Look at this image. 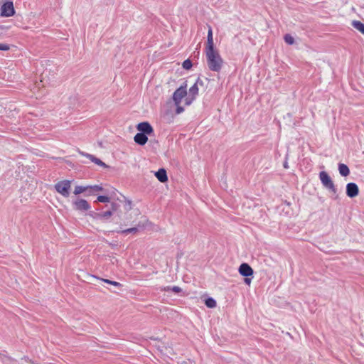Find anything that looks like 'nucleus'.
Masks as SVG:
<instances>
[{
    "label": "nucleus",
    "mask_w": 364,
    "mask_h": 364,
    "mask_svg": "<svg viewBox=\"0 0 364 364\" xmlns=\"http://www.w3.org/2000/svg\"><path fill=\"white\" fill-rule=\"evenodd\" d=\"M207 65L213 72H220L223 66L224 61L218 50L205 52Z\"/></svg>",
    "instance_id": "f257e3e1"
},
{
    "label": "nucleus",
    "mask_w": 364,
    "mask_h": 364,
    "mask_svg": "<svg viewBox=\"0 0 364 364\" xmlns=\"http://www.w3.org/2000/svg\"><path fill=\"white\" fill-rule=\"evenodd\" d=\"M319 178L324 188L333 194L337 193V188L327 172L321 171L319 173Z\"/></svg>",
    "instance_id": "f03ea898"
},
{
    "label": "nucleus",
    "mask_w": 364,
    "mask_h": 364,
    "mask_svg": "<svg viewBox=\"0 0 364 364\" xmlns=\"http://www.w3.org/2000/svg\"><path fill=\"white\" fill-rule=\"evenodd\" d=\"M199 86H203V82L201 79L198 78L194 85L189 89L188 97L185 99L186 105H190L196 99L198 94Z\"/></svg>",
    "instance_id": "7ed1b4c3"
},
{
    "label": "nucleus",
    "mask_w": 364,
    "mask_h": 364,
    "mask_svg": "<svg viewBox=\"0 0 364 364\" xmlns=\"http://www.w3.org/2000/svg\"><path fill=\"white\" fill-rule=\"evenodd\" d=\"M55 191L63 197L70 196V189L71 188V181L69 180H63L58 181L55 184Z\"/></svg>",
    "instance_id": "20e7f679"
},
{
    "label": "nucleus",
    "mask_w": 364,
    "mask_h": 364,
    "mask_svg": "<svg viewBox=\"0 0 364 364\" xmlns=\"http://www.w3.org/2000/svg\"><path fill=\"white\" fill-rule=\"evenodd\" d=\"M187 85H182L178 87L173 95V100L174 102L175 105H178V104H181L182 100L187 95Z\"/></svg>",
    "instance_id": "39448f33"
},
{
    "label": "nucleus",
    "mask_w": 364,
    "mask_h": 364,
    "mask_svg": "<svg viewBox=\"0 0 364 364\" xmlns=\"http://www.w3.org/2000/svg\"><path fill=\"white\" fill-rule=\"evenodd\" d=\"M15 14L14 4L11 1H6L1 8V16L4 17H11Z\"/></svg>",
    "instance_id": "423d86ee"
},
{
    "label": "nucleus",
    "mask_w": 364,
    "mask_h": 364,
    "mask_svg": "<svg viewBox=\"0 0 364 364\" xmlns=\"http://www.w3.org/2000/svg\"><path fill=\"white\" fill-rule=\"evenodd\" d=\"M136 129L141 133L150 135L154 132V129L147 122H140L136 125Z\"/></svg>",
    "instance_id": "0eeeda50"
},
{
    "label": "nucleus",
    "mask_w": 364,
    "mask_h": 364,
    "mask_svg": "<svg viewBox=\"0 0 364 364\" xmlns=\"http://www.w3.org/2000/svg\"><path fill=\"white\" fill-rule=\"evenodd\" d=\"M359 193V188L356 183H348L346 185V195L349 198H355Z\"/></svg>",
    "instance_id": "6e6552de"
},
{
    "label": "nucleus",
    "mask_w": 364,
    "mask_h": 364,
    "mask_svg": "<svg viewBox=\"0 0 364 364\" xmlns=\"http://www.w3.org/2000/svg\"><path fill=\"white\" fill-rule=\"evenodd\" d=\"M215 50L217 49L215 48L214 46L212 28L210 26H208L207 43L205 48V52Z\"/></svg>",
    "instance_id": "1a4fd4ad"
},
{
    "label": "nucleus",
    "mask_w": 364,
    "mask_h": 364,
    "mask_svg": "<svg viewBox=\"0 0 364 364\" xmlns=\"http://www.w3.org/2000/svg\"><path fill=\"white\" fill-rule=\"evenodd\" d=\"M239 273L244 277H250L253 275L252 268L247 263H242L239 267Z\"/></svg>",
    "instance_id": "9d476101"
},
{
    "label": "nucleus",
    "mask_w": 364,
    "mask_h": 364,
    "mask_svg": "<svg viewBox=\"0 0 364 364\" xmlns=\"http://www.w3.org/2000/svg\"><path fill=\"white\" fill-rule=\"evenodd\" d=\"M75 208L78 210H87L90 208L88 202L84 199H79L73 202Z\"/></svg>",
    "instance_id": "9b49d317"
},
{
    "label": "nucleus",
    "mask_w": 364,
    "mask_h": 364,
    "mask_svg": "<svg viewBox=\"0 0 364 364\" xmlns=\"http://www.w3.org/2000/svg\"><path fill=\"white\" fill-rule=\"evenodd\" d=\"M134 140L136 144L143 146L147 142L148 137L146 134L139 132L134 136Z\"/></svg>",
    "instance_id": "f8f14e48"
},
{
    "label": "nucleus",
    "mask_w": 364,
    "mask_h": 364,
    "mask_svg": "<svg viewBox=\"0 0 364 364\" xmlns=\"http://www.w3.org/2000/svg\"><path fill=\"white\" fill-rule=\"evenodd\" d=\"M155 176L157 178V179L161 183H164L168 180L166 171L164 168H161L158 171H156L155 173Z\"/></svg>",
    "instance_id": "ddd939ff"
},
{
    "label": "nucleus",
    "mask_w": 364,
    "mask_h": 364,
    "mask_svg": "<svg viewBox=\"0 0 364 364\" xmlns=\"http://www.w3.org/2000/svg\"><path fill=\"white\" fill-rule=\"evenodd\" d=\"M85 156H86L87 158L90 159L92 162H94L97 165H99V166H102L103 168H107L108 167L103 161H102L100 159L96 158L93 155L87 154H85Z\"/></svg>",
    "instance_id": "4468645a"
},
{
    "label": "nucleus",
    "mask_w": 364,
    "mask_h": 364,
    "mask_svg": "<svg viewBox=\"0 0 364 364\" xmlns=\"http://www.w3.org/2000/svg\"><path fill=\"white\" fill-rule=\"evenodd\" d=\"M338 171L342 176H347L350 174L349 168L344 164H338Z\"/></svg>",
    "instance_id": "2eb2a0df"
},
{
    "label": "nucleus",
    "mask_w": 364,
    "mask_h": 364,
    "mask_svg": "<svg viewBox=\"0 0 364 364\" xmlns=\"http://www.w3.org/2000/svg\"><path fill=\"white\" fill-rule=\"evenodd\" d=\"M112 215V211L107 210L100 213H96L95 218L100 219H108Z\"/></svg>",
    "instance_id": "dca6fc26"
},
{
    "label": "nucleus",
    "mask_w": 364,
    "mask_h": 364,
    "mask_svg": "<svg viewBox=\"0 0 364 364\" xmlns=\"http://www.w3.org/2000/svg\"><path fill=\"white\" fill-rule=\"evenodd\" d=\"M352 25L355 28L358 30L360 33L364 34V23H361L359 21H353Z\"/></svg>",
    "instance_id": "f3484780"
},
{
    "label": "nucleus",
    "mask_w": 364,
    "mask_h": 364,
    "mask_svg": "<svg viewBox=\"0 0 364 364\" xmlns=\"http://www.w3.org/2000/svg\"><path fill=\"white\" fill-rule=\"evenodd\" d=\"M89 190V186H77L75 188V190H74V194L75 195H79L83 192H85Z\"/></svg>",
    "instance_id": "a211bd4d"
},
{
    "label": "nucleus",
    "mask_w": 364,
    "mask_h": 364,
    "mask_svg": "<svg viewBox=\"0 0 364 364\" xmlns=\"http://www.w3.org/2000/svg\"><path fill=\"white\" fill-rule=\"evenodd\" d=\"M205 304L208 308H215L216 306V301L214 299L210 297L205 299Z\"/></svg>",
    "instance_id": "6ab92c4d"
},
{
    "label": "nucleus",
    "mask_w": 364,
    "mask_h": 364,
    "mask_svg": "<svg viewBox=\"0 0 364 364\" xmlns=\"http://www.w3.org/2000/svg\"><path fill=\"white\" fill-rule=\"evenodd\" d=\"M161 353L164 354V355L170 358L171 355H172L173 353V350L170 347H164V350L161 349L160 350Z\"/></svg>",
    "instance_id": "aec40b11"
},
{
    "label": "nucleus",
    "mask_w": 364,
    "mask_h": 364,
    "mask_svg": "<svg viewBox=\"0 0 364 364\" xmlns=\"http://www.w3.org/2000/svg\"><path fill=\"white\" fill-rule=\"evenodd\" d=\"M89 194H92L93 192L102 191V187L98 185L89 186Z\"/></svg>",
    "instance_id": "412c9836"
},
{
    "label": "nucleus",
    "mask_w": 364,
    "mask_h": 364,
    "mask_svg": "<svg viewBox=\"0 0 364 364\" xmlns=\"http://www.w3.org/2000/svg\"><path fill=\"white\" fill-rule=\"evenodd\" d=\"M284 41L289 45H293L294 43V38L290 34H286L284 37Z\"/></svg>",
    "instance_id": "4be33fe9"
},
{
    "label": "nucleus",
    "mask_w": 364,
    "mask_h": 364,
    "mask_svg": "<svg viewBox=\"0 0 364 364\" xmlns=\"http://www.w3.org/2000/svg\"><path fill=\"white\" fill-rule=\"evenodd\" d=\"M101 280L107 284H109L111 285L115 286V287H122V284L117 282L111 281L109 279H101Z\"/></svg>",
    "instance_id": "5701e85b"
},
{
    "label": "nucleus",
    "mask_w": 364,
    "mask_h": 364,
    "mask_svg": "<svg viewBox=\"0 0 364 364\" xmlns=\"http://www.w3.org/2000/svg\"><path fill=\"white\" fill-rule=\"evenodd\" d=\"M192 65H193L192 63H191V61L189 59H187V60H184L183 64H182L183 68L184 69H186V70L191 69Z\"/></svg>",
    "instance_id": "b1692460"
},
{
    "label": "nucleus",
    "mask_w": 364,
    "mask_h": 364,
    "mask_svg": "<svg viewBox=\"0 0 364 364\" xmlns=\"http://www.w3.org/2000/svg\"><path fill=\"white\" fill-rule=\"evenodd\" d=\"M97 201L101 203H108L109 202V198L105 196H100L97 197Z\"/></svg>",
    "instance_id": "393cba45"
},
{
    "label": "nucleus",
    "mask_w": 364,
    "mask_h": 364,
    "mask_svg": "<svg viewBox=\"0 0 364 364\" xmlns=\"http://www.w3.org/2000/svg\"><path fill=\"white\" fill-rule=\"evenodd\" d=\"M136 232H137L136 228H132L126 229V230H123L122 232L124 234H128V233H135Z\"/></svg>",
    "instance_id": "a878e982"
},
{
    "label": "nucleus",
    "mask_w": 364,
    "mask_h": 364,
    "mask_svg": "<svg viewBox=\"0 0 364 364\" xmlns=\"http://www.w3.org/2000/svg\"><path fill=\"white\" fill-rule=\"evenodd\" d=\"M180 105L181 104H178V105H176V112L177 114H181V113H182L184 111L183 107H181Z\"/></svg>",
    "instance_id": "bb28decb"
},
{
    "label": "nucleus",
    "mask_w": 364,
    "mask_h": 364,
    "mask_svg": "<svg viewBox=\"0 0 364 364\" xmlns=\"http://www.w3.org/2000/svg\"><path fill=\"white\" fill-rule=\"evenodd\" d=\"M9 50V45L0 43V50Z\"/></svg>",
    "instance_id": "cd10ccee"
},
{
    "label": "nucleus",
    "mask_w": 364,
    "mask_h": 364,
    "mask_svg": "<svg viewBox=\"0 0 364 364\" xmlns=\"http://www.w3.org/2000/svg\"><path fill=\"white\" fill-rule=\"evenodd\" d=\"M119 205L116 203H112L111 204V211L114 212L118 209Z\"/></svg>",
    "instance_id": "c85d7f7f"
},
{
    "label": "nucleus",
    "mask_w": 364,
    "mask_h": 364,
    "mask_svg": "<svg viewBox=\"0 0 364 364\" xmlns=\"http://www.w3.org/2000/svg\"><path fill=\"white\" fill-rule=\"evenodd\" d=\"M171 291H173L174 293H179L182 291V289L178 286H174L171 287Z\"/></svg>",
    "instance_id": "c756f323"
},
{
    "label": "nucleus",
    "mask_w": 364,
    "mask_h": 364,
    "mask_svg": "<svg viewBox=\"0 0 364 364\" xmlns=\"http://www.w3.org/2000/svg\"><path fill=\"white\" fill-rule=\"evenodd\" d=\"M252 282V279L250 278H248V277H246V278L245 279V283L247 285H250Z\"/></svg>",
    "instance_id": "7c9ffc66"
},
{
    "label": "nucleus",
    "mask_w": 364,
    "mask_h": 364,
    "mask_svg": "<svg viewBox=\"0 0 364 364\" xmlns=\"http://www.w3.org/2000/svg\"><path fill=\"white\" fill-rule=\"evenodd\" d=\"M163 291H168L169 290H171V287H164L162 289Z\"/></svg>",
    "instance_id": "2f4dec72"
},
{
    "label": "nucleus",
    "mask_w": 364,
    "mask_h": 364,
    "mask_svg": "<svg viewBox=\"0 0 364 364\" xmlns=\"http://www.w3.org/2000/svg\"><path fill=\"white\" fill-rule=\"evenodd\" d=\"M284 166L285 168H287V167H288V166H287V162H286V163H284Z\"/></svg>",
    "instance_id": "473e14b6"
},
{
    "label": "nucleus",
    "mask_w": 364,
    "mask_h": 364,
    "mask_svg": "<svg viewBox=\"0 0 364 364\" xmlns=\"http://www.w3.org/2000/svg\"><path fill=\"white\" fill-rule=\"evenodd\" d=\"M181 364H188V363L186 361H183Z\"/></svg>",
    "instance_id": "72a5a7b5"
}]
</instances>
